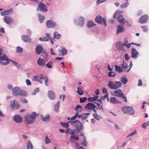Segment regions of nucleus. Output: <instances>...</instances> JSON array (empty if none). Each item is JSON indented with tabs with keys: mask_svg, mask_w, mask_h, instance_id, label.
<instances>
[{
	"mask_svg": "<svg viewBox=\"0 0 149 149\" xmlns=\"http://www.w3.org/2000/svg\"><path fill=\"white\" fill-rule=\"evenodd\" d=\"M68 122L75 127V133L79 134L83 130L84 126L82 123L79 120H69Z\"/></svg>",
	"mask_w": 149,
	"mask_h": 149,
	"instance_id": "obj_1",
	"label": "nucleus"
},
{
	"mask_svg": "<svg viewBox=\"0 0 149 149\" xmlns=\"http://www.w3.org/2000/svg\"><path fill=\"white\" fill-rule=\"evenodd\" d=\"M38 115V114H36V112H33L30 115L27 114L25 116V120L28 124H31Z\"/></svg>",
	"mask_w": 149,
	"mask_h": 149,
	"instance_id": "obj_2",
	"label": "nucleus"
},
{
	"mask_svg": "<svg viewBox=\"0 0 149 149\" xmlns=\"http://www.w3.org/2000/svg\"><path fill=\"white\" fill-rule=\"evenodd\" d=\"M74 110L76 112L77 118L78 119L81 118V121H84L88 118V116H84V113H82L80 115L79 114V113L81 112L83 110L82 107L79 105H77L74 108Z\"/></svg>",
	"mask_w": 149,
	"mask_h": 149,
	"instance_id": "obj_3",
	"label": "nucleus"
},
{
	"mask_svg": "<svg viewBox=\"0 0 149 149\" xmlns=\"http://www.w3.org/2000/svg\"><path fill=\"white\" fill-rule=\"evenodd\" d=\"M122 85V83L120 81H115L114 82L111 81L109 82L108 86L111 89H116L120 87Z\"/></svg>",
	"mask_w": 149,
	"mask_h": 149,
	"instance_id": "obj_4",
	"label": "nucleus"
},
{
	"mask_svg": "<svg viewBox=\"0 0 149 149\" xmlns=\"http://www.w3.org/2000/svg\"><path fill=\"white\" fill-rule=\"evenodd\" d=\"M10 61L11 60L8 59L5 54H1V52H0V64L2 65H6L9 63Z\"/></svg>",
	"mask_w": 149,
	"mask_h": 149,
	"instance_id": "obj_5",
	"label": "nucleus"
},
{
	"mask_svg": "<svg viewBox=\"0 0 149 149\" xmlns=\"http://www.w3.org/2000/svg\"><path fill=\"white\" fill-rule=\"evenodd\" d=\"M122 110L123 113L130 115H133L135 113L134 109L130 106H126L122 107Z\"/></svg>",
	"mask_w": 149,
	"mask_h": 149,
	"instance_id": "obj_6",
	"label": "nucleus"
},
{
	"mask_svg": "<svg viewBox=\"0 0 149 149\" xmlns=\"http://www.w3.org/2000/svg\"><path fill=\"white\" fill-rule=\"evenodd\" d=\"M119 10H116L115 13L113 18L115 19L116 17L117 16V19L120 23V24H123V25L125 24V19L123 17V16L121 14L118 13Z\"/></svg>",
	"mask_w": 149,
	"mask_h": 149,
	"instance_id": "obj_7",
	"label": "nucleus"
},
{
	"mask_svg": "<svg viewBox=\"0 0 149 149\" xmlns=\"http://www.w3.org/2000/svg\"><path fill=\"white\" fill-rule=\"evenodd\" d=\"M114 93L116 94L113 95L119 98H121L125 102H127V97H126L124 96V94L122 90L118 89L114 91Z\"/></svg>",
	"mask_w": 149,
	"mask_h": 149,
	"instance_id": "obj_8",
	"label": "nucleus"
},
{
	"mask_svg": "<svg viewBox=\"0 0 149 149\" xmlns=\"http://www.w3.org/2000/svg\"><path fill=\"white\" fill-rule=\"evenodd\" d=\"M95 20L96 22L99 24H103L105 26H107L106 24L107 20L105 17L102 18L101 16L98 15L95 17Z\"/></svg>",
	"mask_w": 149,
	"mask_h": 149,
	"instance_id": "obj_9",
	"label": "nucleus"
},
{
	"mask_svg": "<svg viewBox=\"0 0 149 149\" xmlns=\"http://www.w3.org/2000/svg\"><path fill=\"white\" fill-rule=\"evenodd\" d=\"M20 107V104L16 100H14L10 101V107L12 110H17L19 109Z\"/></svg>",
	"mask_w": 149,
	"mask_h": 149,
	"instance_id": "obj_10",
	"label": "nucleus"
},
{
	"mask_svg": "<svg viewBox=\"0 0 149 149\" xmlns=\"http://www.w3.org/2000/svg\"><path fill=\"white\" fill-rule=\"evenodd\" d=\"M37 11H40L43 12H46L48 11L46 6L42 2H40L37 8Z\"/></svg>",
	"mask_w": 149,
	"mask_h": 149,
	"instance_id": "obj_11",
	"label": "nucleus"
},
{
	"mask_svg": "<svg viewBox=\"0 0 149 149\" xmlns=\"http://www.w3.org/2000/svg\"><path fill=\"white\" fill-rule=\"evenodd\" d=\"M72 131L71 133V136L70 138V141L72 143H74V141H77L79 139V136L78 135L77 136H76L75 134V131L73 130H72Z\"/></svg>",
	"mask_w": 149,
	"mask_h": 149,
	"instance_id": "obj_12",
	"label": "nucleus"
},
{
	"mask_svg": "<svg viewBox=\"0 0 149 149\" xmlns=\"http://www.w3.org/2000/svg\"><path fill=\"white\" fill-rule=\"evenodd\" d=\"M84 18L82 17H80L79 19H75L74 22L75 24L80 26L82 27L83 26Z\"/></svg>",
	"mask_w": 149,
	"mask_h": 149,
	"instance_id": "obj_13",
	"label": "nucleus"
},
{
	"mask_svg": "<svg viewBox=\"0 0 149 149\" xmlns=\"http://www.w3.org/2000/svg\"><path fill=\"white\" fill-rule=\"evenodd\" d=\"M148 17L147 15H144L140 17L139 19V22L141 24L147 23L148 19Z\"/></svg>",
	"mask_w": 149,
	"mask_h": 149,
	"instance_id": "obj_14",
	"label": "nucleus"
},
{
	"mask_svg": "<svg viewBox=\"0 0 149 149\" xmlns=\"http://www.w3.org/2000/svg\"><path fill=\"white\" fill-rule=\"evenodd\" d=\"M56 23L51 20H48L46 23V26L49 28H54L56 26Z\"/></svg>",
	"mask_w": 149,
	"mask_h": 149,
	"instance_id": "obj_15",
	"label": "nucleus"
},
{
	"mask_svg": "<svg viewBox=\"0 0 149 149\" xmlns=\"http://www.w3.org/2000/svg\"><path fill=\"white\" fill-rule=\"evenodd\" d=\"M13 119L17 123H20L22 122L23 120L22 117L18 115L14 116L13 117Z\"/></svg>",
	"mask_w": 149,
	"mask_h": 149,
	"instance_id": "obj_16",
	"label": "nucleus"
},
{
	"mask_svg": "<svg viewBox=\"0 0 149 149\" xmlns=\"http://www.w3.org/2000/svg\"><path fill=\"white\" fill-rule=\"evenodd\" d=\"M20 89V88L18 87H15L12 88V94L14 96H16L19 95V91Z\"/></svg>",
	"mask_w": 149,
	"mask_h": 149,
	"instance_id": "obj_17",
	"label": "nucleus"
},
{
	"mask_svg": "<svg viewBox=\"0 0 149 149\" xmlns=\"http://www.w3.org/2000/svg\"><path fill=\"white\" fill-rule=\"evenodd\" d=\"M139 53L134 48L132 49L131 57L134 58H136L139 55Z\"/></svg>",
	"mask_w": 149,
	"mask_h": 149,
	"instance_id": "obj_18",
	"label": "nucleus"
},
{
	"mask_svg": "<svg viewBox=\"0 0 149 149\" xmlns=\"http://www.w3.org/2000/svg\"><path fill=\"white\" fill-rule=\"evenodd\" d=\"M42 50L43 48L41 45L38 44L36 46L35 51L37 54H40L42 52Z\"/></svg>",
	"mask_w": 149,
	"mask_h": 149,
	"instance_id": "obj_19",
	"label": "nucleus"
},
{
	"mask_svg": "<svg viewBox=\"0 0 149 149\" xmlns=\"http://www.w3.org/2000/svg\"><path fill=\"white\" fill-rule=\"evenodd\" d=\"M67 52V50L64 47H61L59 49V53H61V55L63 56L66 54Z\"/></svg>",
	"mask_w": 149,
	"mask_h": 149,
	"instance_id": "obj_20",
	"label": "nucleus"
},
{
	"mask_svg": "<svg viewBox=\"0 0 149 149\" xmlns=\"http://www.w3.org/2000/svg\"><path fill=\"white\" fill-rule=\"evenodd\" d=\"M120 24V25H119L118 26L117 31V34L122 33L125 31V28L123 26V24Z\"/></svg>",
	"mask_w": 149,
	"mask_h": 149,
	"instance_id": "obj_21",
	"label": "nucleus"
},
{
	"mask_svg": "<svg viewBox=\"0 0 149 149\" xmlns=\"http://www.w3.org/2000/svg\"><path fill=\"white\" fill-rule=\"evenodd\" d=\"M28 35H23L22 36V40L25 42H29L31 41V39L29 38Z\"/></svg>",
	"mask_w": 149,
	"mask_h": 149,
	"instance_id": "obj_22",
	"label": "nucleus"
},
{
	"mask_svg": "<svg viewBox=\"0 0 149 149\" xmlns=\"http://www.w3.org/2000/svg\"><path fill=\"white\" fill-rule=\"evenodd\" d=\"M40 80L42 82V79H44L45 82V84L47 86H48V85L47 84V82L48 81V78L46 76H45L43 74H42L40 75Z\"/></svg>",
	"mask_w": 149,
	"mask_h": 149,
	"instance_id": "obj_23",
	"label": "nucleus"
},
{
	"mask_svg": "<svg viewBox=\"0 0 149 149\" xmlns=\"http://www.w3.org/2000/svg\"><path fill=\"white\" fill-rule=\"evenodd\" d=\"M40 80L42 82V79H44L45 82V84L47 86H48V85L47 84V82L48 81V78L46 76H45L43 74H42L40 75Z\"/></svg>",
	"mask_w": 149,
	"mask_h": 149,
	"instance_id": "obj_24",
	"label": "nucleus"
},
{
	"mask_svg": "<svg viewBox=\"0 0 149 149\" xmlns=\"http://www.w3.org/2000/svg\"><path fill=\"white\" fill-rule=\"evenodd\" d=\"M48 96L51 100H54L55 99V93L52 91H48Z\"/></svg>",
	"mask_w": 149,
	"mask_h": 149,
	"instance_id": "obj_25",
	"label": "nucleus"
},
{
	"mask_svg": "<svg viewBox=\"0 0 149 149\" xmlns=\"http://www.w3.org/2000/svg\"><path fill=\"white\" fill-rule=\"evenodd\" d=\"M110 102L113 104H121V102L120 101L117 100L116 98L115 97H111L110 99Z\"/></svg>",
	"mask_w": 149,
	"mask_h": 149,
	"instance_id": "obj_26",
	"label": "nucleus"
},
{
	"mask_svg": "<svg viewBox=\"0 0 149 149\" xmlns=\"http://www.w3.org/2000/svg\"><path fill=\"white\" fill-rule=\"evenodd\" d=\"M37 63L40 66H44L45 65V62L44 61V59L39 58L37 60Z\"/></svg>",
	"mask_w": 149,
	"mask_h": 149,
	"instance_id": "obj_27",
	"label": "nucleus"
},
{
	"mask_svg": "<svg viewBox=\"0 0 149 149\" xmlns=\"http://www.w3.org/2000/svg\"><path fill=\"white\" fill-rule=\"evenodd\" d=\"M95 105L93 103H89L84 107V108L87 110H91L94 107H95Z\"/></svg>",
	"mask_w": 149,
	"mask_h": 149,
	"instance_id": "obj_28",
	"label": "nucleus"
},
{
	"mask_svg": "<svg viewBox=\"0 0 149 149\" xmlns=\"http://www.w3.org/2000/svg\"><path fill=\"white\" fill-rule=\"evenodd\" d=\"M45 35L46 37L40 38H39V40L42 41H48L49 39H50V36L49 34L46 33Z\"/></svg>",
	"mask_w": 149,
	"mask_h": 149,
	"instance_id": "obj_29",
	"label": "nucleus"
},
{
	"mask_svg": "<svg viewBox=\"0 0 149 149\" xmlns=\"http://www.w3.org/2000/svg\"><path fill=\"white\" fill-rule=\"evenodd\" d=\"M13 21V19L10 17L6 16L4 17L3 21L7 24H9Z\"/></svg>",
	"mask_w": 149,
	"mask_h": 149,
	"instance_id": "obj_30",
	"label": "nucleus"
},
{
	"mask_svg": "<svg viewBox=\"0 0 149 149\" xmlns=\"http://www.w3.org/2000/svg\"><path fill=\"white\" fill-rule=\"evenodd\" d=\"M12 9L5 10L3 12L1 13V14L2 16H4L6 15H9L10 14L12 13Z\"/></svg>",
	"mask_w": 149,
	"mask_h": 149,
	"instance_id": "obj_31",
	"label": "nucleus"
},
{
	"mask_svg": "<svg viewBox=\"0 0 149 149\" xmlns=\"http://www.w3.org/2000/svg\"><path fill=\"white\" fill-rule=\"evenodd\" d=\"M115 69L116 71L118 72L119 73L122 72L125 70L123 68V67L120 66H118L117 65H115Z\"/></svg>",
	"mask_w": 149,
	"mask_h": 149,
	"instance_id": "obj_32",
	"label": "nucleus"
},
{
	"mask_svg": "<svg viewBox=\"0 0 149 149\" xmlns=\"http://www.w3.org/2000/svg\"><path fill=\"white\" fill-rule=\"evenodd\" d=\"M116 45L119 49L121 51H124V46L122 45V43L120 41H119L118 42H116Z\"/></svg>",
	"mask_w": 149,
	"mask_h": 149,
	"instance_id": "obj_33",
	"label": "nucleus"
},
{
	"mask_svg": "<svg viewBox=\"0 0 149 149\" xmlns=\"http://www.w3.org/2000/svg\"><path fill=\"white\" fill-rule=\"evenodd\" d=\"M27 95L28 94L24 90L20 89L19 95L26 97Z\"/></svg>",
	"mask_w": 149,
	"mask_h": 149,
	"instance_id": "obj_34",
	"label": "nucleus"
},
{
	"mask_svg": "<svg viewBox=\"0 0 149 149\" xmlns=\"http://www.w3.org/2000/svg\"><path fill=\"white\" fill-rule=\"evenodd\" d=\"M60 104V102L58 101L57 103L54 105V110L56 112H59V107Z\"/></svg>",
	"mask_w": 149,
	"mask_h": 149,
	"instance_id": "obj_35",
	"label": "nucleus"
},
{
	"mask_svg": "<svg viewBox=\"0 0 149 149\" xmlns=\"http://www.w3.org/2000/svg\"><path fill=\"white\" fill-rule=\"evenodd\" d=\"M38 16L40 22L42 23L45 19V17L40 14H38Z\"/></svg>",
	"mask_w": 149,
	"mask_h": 149,
	"instance_id": "obj_36",
	"label": "nucleus"
},
{
	"mask_svg": "<svg viewBox=\"0 0 149 149\" xmlns=\"http://www.w3.org/2000/svg\"><path fill=\"white\" fill-rule=\"evenodd\" d=\"M96 25L92 21H89L88 22L87 26L88 28H90Z\"/></svg>",
	"mask_w": 149,
	"mask_h": 149,
	"instance_id": "obj_37",
	"label": "nucleus"
},
{
	"mask_svg": "<svg viewBox=\"0 0 149 149\" xmlns=\"http://www.w3.org/2000/svg\"><path fill=\"white\" fill-rule=\"evenodd\" d=\"M120 81L121 82L123 83V84L125 85L127 82L128 79L126 77H123L121 78Z\"/></svg>",
	"mask_w": 149,
	"mask_h": 149,
	"instance_id": "obj_38",
	"label": "nucleus"
},
{
	"mask_svg": "<svg viewBox=\"0 0 149 149\" xmlns=\"http://www.w3.org/2000/svg\"><path fill=\"white\" fill-rule=\"evenodd\" d=\"M54 38L56 39H60L61 38V35L58 33L57 32L55 31L54 33Z\"/></svg>",
	"mask_w": 149,
	"mask_h": 149,
	"instance_id": "obj_39",
	"label": "nucleus"
},
{
	"mask_svg": "<svg viewBox=\"0 0 149 149\" xmlns=\"http://www.w3.org/2000/svg\"><path fill=\"white\" fill-rule=\"evenodd\" d=\"M42 119L43 121L44 122L49 121L50 120V116L47 115L46 116L44 117L42 116Z\"/></svg>",
	"mask_w": 149,
	"mask_h": 149,
	"instance_id": "obj_40",
	"label": "nucleus"
},
{
	"mask_svg": "<svg viewBox=\"0 0 149 149\" xmlns=\"http://www.w3.org/2000/svg\"><path fill=\"white\" fill-rule=\"evenodd\" d=\"M126 2L121 4L120 5V7L121 8H126L129 4V3L128 1V0H126Z\"/></svg>",
	"mask_w": 149,
	"mask_h": 149,
	"instance_id": "obj_41",
	"label": "nucleus"
},
{
	"mask_svg": "<svg viewBox=\"0 0 149 149\" xmlns=\"http://www.w3.org/2000/svg\"><path fill=\"white\" fill-rule=\"evenodd\" d=\"M46 66L48 68H52V61H49L48 63L46 64Z\"/></svg>",
	"mask_w": 149,
	"mask_h": 149,
	"instance_id": "obj_42",
	"label": "nucleus"
},
{
	"mask_svg": "<svg viewBox=\"0 0 149 149\" xmlns=\"http://www.w3.org/2000/svg\"><path fill=\"white\" fill-rule=\"evenodd\" d=\"M81 145L84 147H86L88 145V143L85 136L84 138L83 141L81 142Z\"/></svg>",
	"mask_w": 149,
	"mask_h": 149,
	"instance_id": "obj_43",
	"label": "nucleus"
},
{
	"mask_svg": "<svg viewBox=\"0 0 149 149\" xmlns=\"http://www.w3.org/2000/svg\"><path fill=\"white\" fill-rule=\"evenodd\" d=\"M33 149V146L31 143V142L30 141H28L27 142V149Z\"/></svg>",
	"mask_w": 149,
	"mask_h": 149,
	"instance_id": "obj_44",
	"label": "nucleus"
},
{
	"mask_svg": "<svg viewBox=\"0 0 149 149\" xmlns=\"http://www.w3.org/2000/svg\"><path fill=\"white\" fill-rule=\"evenodd\" d=\"M122 66V67L125 68V70L128 67L127 63V62H125L124 61H123V63L121 65Z\"/></svg>",
	"mask_w": 149,
	"mask_h": 149,
	"instance_id": "obj_45",
	"label": "nucleus"
},
{
	"mask_svg": "<svg viewBox=\"0 0 149 149\" xmlns=\"http://www.w3.org/2000/svg\"><path fill=\"white\" fill-rule=\"evenodd\" d=\"M34 80L38 81L40 83L42 84V82L40 79V77L38 76H35L33 77Z\"/></svg>",
	"mask_w": 149,
	"mask_h": 149,
	"instance_id": "obj_46",
	"label": "nucleus"
},
{
	"mask_svg": "<svg viewBox=\"0 0 149 149\" xmlns=\"http://www.w3.org/2000/svg\"><path fill=\"white\" fill-rule=\"evenodd\" d=\"M60 124L61 126L65 128H68L69 127V125L68 123L61 122Z\"/></svg>",
	"mask_w": 149,
	"mask_h": 149,
	"instance_id": "obj_47",
	"label": "nucleus"
},
{
	"mask_svg": "<svg viewBox=\"0 0 149 149\" xmlns=\"http://www.w3.org/2000/svg\"><path fill=\"white\" fill-rule=\"evenodd\" d=\"M93 116L94 118L97 120L99 121L100 120V117L96 113H94L93 114Z\"/></svg>",
	"mask_w": 149,
	"mask_h": 149,
	"instance_id": "obj_48",
	"label": "nucleus"
},
{
	"mask_svg": "<svg viewBox=\"0 0 149 149\" xmlns=\"http://www.w3.org/2000/svg\"><path fill=\"white\" fill-rule=\"evenodd\" d=\"M16 52L17 53H22L23 52V49L19 47H17L16 49Z\"/></svg>",
	"mask_w": 149,
	"mask_h": 149,
	"instance_id": "obj_49",
	"label": "nucleus"
},
{
	"mask_svg": "<svg viewBox=\"0 0 149 149\" xmlns=\"http://www.w3.org/2000/svg\"><path fill=\"white\" fill-rule=\"evenodd\" d=\"M94 103L97 105V106L98 107V109H101L102 111L104 112V110L102 105H101L100 103H97L96 102H95Z\"/></svg>",
	"mask_w": 149,
	"mask_h": 149,
	"instance_id": "obj_50",
	"label": "nucleus"
},
{
	"mask_svg": "<svg viewBox=\"0 0 149 149\" xmlns=\"http://www.w3.org/2000/svg\"><path fill=\"white\" fill-rule=\"evenodd\" d=\"M45 143L46 144H49L50 142V141L47 136H45Z\"/></svg>",
	"mask_w": 149,
	"mask_h": 149,
	"instance_id": "obj_51",
	"label": "nucleus"
},
{
	"mask_svg": "<svg viewBox=\"0 0 149 149\" xmlns=\"http://www.w3.org/2000/svg\"><path fill=\"white\" fill-rule=\"evenodd\" d=\"M87 100V98L86 97H81L80 99V102L81 103H83L85 102Z\"/></svg>",
	"mask_w": 149,
	"mask_h": 149,
	"instance_id": "obj_52",
	"label": "nucleus"
},
{
	"mask_svg": "<svg viewBox=\"0 0 149 149\" xmlns=\"http://www.w3.org/2000/svg\"><path fill=\"white\" fill-rule=\"evenodd\" d=\"M108 75L109 77H113L115 76V73L114 72L111 71L108 73Z\"/></svg>",
	"mask_w": 149,
	"mask_h": 149,
	"instance_id": "obj_53",
	"label": "nucleus"
},
{
	"mask_svg": "<svg viewBox=\"0 0 149 149\" xmlns=\"http://www.w3.org/2000/svg\"><path fill=\"white\" fill-rule=\"evenodd\" d=\"M39 88H36L33 92L32 93V95H36L37 93L39 92Z\"/></svg>",
	"mask_w": 149,
	"mask_h": 149,
	"instance_id": "obj_54",
	"label": "nucleus"
},
{
	"mask_svg": "<svg viewBox=\"0 0 149 149\" xmlns=\"http://www.w3.org/2000/svg\"><path fill=\"white\" fill-rule=\"evenodd\" d=\"M77 92L79 95H82L84 94V91L82 89H77Z\"/></svg>",
	"mask_w": 149,
	"mask_h": 149,
	"instance_id": "obj_55",
	"label": "nucleus"
},
{
	"mask_svg": "<svg viewBox=\"0 0 149 149\" xmlns=\"http://www.w3.org/2000/svg\"><path fill=\"white\" fill-rule=\"evenodd\" d=\"M10 61L14 65L18 68H19V65H18V63H17L15 61H13L11 60V61Z\"/></svg>",
	"mask_w": 149,
	"mask_h": 149,
	"instance_id": "obj_56",
	"label": "nucleus"
},
{
	"mask_svg": "<svg viewBox=\"0 0 149 149\" xmlns=\"http://www.w3.org/2000/svg\"><path fill=\"white\" fill-rule=\"evenodd\" d=\"M141 27L142 29H143V32H146L148 31V29L146 26H141Z\"/></svg>",
	"mask_w": 149,
	"mask_h": 149,
	"instance_id": "obj_57",
	"label": "nucleus"
},
{
	"mask_svg": "<svg viewBox=\"0 0 149 149\" xmlns=\"http://www.w3.org/2000/svg\"><path fill=\"white\" fill-rule=\"evenodd\" d=\"M125 59L126 61H128L130 58V56L127 54H126L125 55Z\"/></svg>",
	"mask_w": 149,
	"mask_h": 149,
	"instance_id": "obj_58",
	"label": "nucleus"
},
{
	"mask_svg": "<svg viewBox=\"0 0 149 149\" xmlns=\"http://www.w3.org/2000/svg\"><path fill=\"white\" fill-rule=\"evenodd\" d=\"M108 93L106 94L104 96H102L100 98V99L102 100H105L106 98L107 97H108Z\"/></svg>",
	"mask_w": 149,
	"mask_h": 149,
	"instance_id": "obj_59",
	"label": "nucleus"
},
{
	"mask_svg": "<svg viewBox=\"0 0 149 149\" xmlns=\"http://www.w3.org/2000/svg\"><path fill=\"white\" fill-rule=\"evenodd\" d=\"M20 100L22 103H28L27 100L24 98L21 99Z\"/></svg>",
	"mask_w": 149,
	"mask_h": 149,
	"instance_id": "obj_60",
	"label": "nucleus"
},
{
	"mask_svg": "<svg viewBox=\"0 0 149 149\" xmlns=\"http://www.w3.org/2000/svg\"><path fill=\"white\" fill-rule=\"evenodd\" d=\"M136 130H134L133 132L130 133L127 136V137L132 136L133 135L136 134Z\"/></svg>",
	"mask_w": 149,
	"mask_h": 149,
	"instance_id": "obj_61",
	"label": "nucleus"
},
{
	"mask_svg": "<svg viewBox=\"0 0 149 149\" xmlns=\"http://www.w3.org/2000/svg\"><path fill=\"white\" fill-rule=\"evenodd\" d=\"M122 45L123 46H125L128 48H129L131 46L130 44V43H129V44L127 43L125 44H124L123 43H122Z\"/></svg>",
	"mask_w": 149,
	"mask_h": 149,
	"instance_id": "obj_62",
	"label": "nucleus"
},
{
	"mask_svg": "<svg viewBox=\"0 0 149 149\" xmlns=\"http://www.w3.org/2000/svg\"><path fill=\"white\" fill-rule=\"evenodd\" d=\"M128 27H130L131 26V24L129 23L128 21H126L125 22V24L124 25Z\"/></svg>",
	"mask_w": 149,
	"mask_h": 149,
	"instance_id": "obj_63",
	"label": "nucleus"
},
{
	"mask_svg": "<svg viewBox=\"0 0 149 149\" xmlns=\"http://www.w3.org/2000/svg\"><path fill=\"white\" fill-rule=\"evenodd\" d=\"M88 100L89 102L95 101L94 97H89L88 98Z\"/></svg>",
	"mask_w": 149,
	"mask_h": 149,
	"instance_id": "obj_64",
	"label": "nucleus"
}]
</instances>
